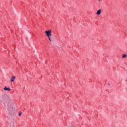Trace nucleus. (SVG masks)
Masks as SVG:
<instances>
[{
    "mask_svg": "<svg viewBox=\"0 0 127 127\" xmlns=\"http://www.w3.org/2000/svg\"><path fill=\"white\" fill-rule=\"evenodd\" d=\"M45 33L47 37H48L49 40L51 42L52 41V40H51V38H50V36H52L51 30H50L49 31H46Z\"/></svg>",
    "mask_w": 127,
    "mask_h": 127,
    "instance_id": "nucleus-1",
    "label": "nucleus"
},
{
    "mask_svg": "<svg viewBox=\"0 0 127 127\" xmlns=\"http://www.w3.org/2000/svg\"><path fill=\"white\" fill-rule=\"evenodd\" d=\"M4 91H7L8 92L10 91V88L9 87L7 88L6 86H5L3 88Z\"/></svg>",
    "mask_w": 127,
    "mask_h": 127,
    "instance_id": "nucleus-2",
    "label": "nucleus"
},
{
    "mask_svg": "<svg viewBox=\"0 0 127 127\" xmlns=\"http://www.w3.org/2000/svg\"><path fill=\"white\" fill-rule=\"evenodd\" d=\"M102 12V11L101 10V9H99L97 12H96V14L97 15H100V14H101V12Z\"/></svg>",
    "mask_w": 127,
    "mask_h": 127,
    "instance_id": "nucleus-3",
    "label": "nucleus"
},
{
    "mask_svg": "<svg viewBox=\"0 0 127 127\" xmlns=\"http://www.w3.org/2000/svg\"><path fill=\"white\" fill-rule=\"evenodd\" d=\"M4 101H5V99L4 100V99H3V98H1L0 99V104H2V103H4Z\"/></svg>",
    "mask_w": 127,
    "mask_h": 127,
    "instance_id": "nucleus-4",
    "label": "nucleus"
},
{
    "mask_svg": "<svg viewBox=\"0 0 127 127\" xmlns=\"http://www.w3.org/2000/svg\"><path fill=\"white\" fill-rule=\"evenodd\" d=\"M14 80H15V76H12V77H11V82H14Z\"/></svg>",
    "mask_w": 127,
    "mask_h": 127,
    "instance_id": "nucleus-5",
    "label": "nucleus"
},
{
    "mask_svg": "<svg viewBox=\"0 0 127 127\" xmlns=\"http://www.w3.org/2000/svg\"><path fill=\"white\" fill-rule=\"evenodd\" d=\"M127 57V55L126 54H124L122 56V58H126Z\"/></svg>",
    "mask_w": 127,
    "mask_h": 127,
    "instance_id": "nucleus-6",
    "label": "nucleus"
},
{
    "mask_svg": "<svg viewBox=\"0 0 127 127\" xmlns=\"http://www.w3.org/2000/svg\"><path fill=\"white\" fill-rule=\"evenodd\" d=\"M22 114V113H21V112H20L19 113V117H20V116H21V114Z\"/></svg>",
    "mask_w": 127,
    "mask_h": 127,
    "instance_id": "nucleus-7",
    "label": "nucleus"
},
{
    "mask_svg": "<svg viewBox=\"0 0 127 127\" xmlns=\"http://www.w3.org/2000/svg\"><path fill=\"white\" fill-rule=\"evenodd\" d=\"M99 1H101V0H98Z\"/></svg>",
    "mask_w": 127,
    "mask_h": 127,
    "instance_id": "nucleus-8",
    "label": "nucleus"
},
{
    "mask_svg": "<svg viewBox=\"0 0 127 127\" xmlns=\"http://www.w3.org/2000/svg\"><path fill=\"white\" fill-rule=\"evenodd\" d=\"M6 97H8L7 95H6Z\"/></svg>",
    "mask_w": 127,
    "mask_h": 127,
    "instance_id": "nucleus-9",
    "label": "nucleus"
}]
</instances>
